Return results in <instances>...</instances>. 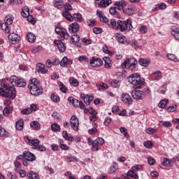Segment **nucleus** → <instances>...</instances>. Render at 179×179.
<instances>
[{"mask_svg":"<svg viewBox=\"0 0 179 179\" xmlns=\"http://www.w3.org/2000/svg\"><path fill=\"white\" fill-rule=\"evenodd\" d=\"M21 15L22 17H27V16L30 15V9L29 8V7H23L21 11Z\"/></svg>","mask_w":179,"mask_h":179,"instance_id":"nucleus-33","label":"nucleus"},{"mask_svg":"<svg viewBox=\"0 0 179 179\" xmlns=\"http://www.w3.org/2000/svg\"><path fill=\"white\" fill-rule=\"evenodd\" d=\"M31 94L32 96H41L43 94V87L40 85V80L37 78H32L28 85Z\"/></svg>","mask_w":179,"mask_h":179,"instance_id":"nucleus-2","label":"nucleus"},{"mask_svg":"<svg viewBox=\"0 0 179 179\" xmlns=\"http://www.w3.org/2000/svg\"><path fill=\"white\" fill-rule=\"evenodd\" d=\"M55 31L57 34H59V36L63 37L64 40H68L69 38V34H68V31H66V29H64L60 27H57L55 28Z\"/></svg>","mask_w":179,"mask_h":179,"instance_id":"nucleus-11","label":"nucleus"},{"mask_svg":"<svg viewBox=\"0 0 179 179\" xmlns=\"http://www.w3.org/2000/svg\"><path fill=\"white\" fill-rule=\"evenodd\" d=\"M8 40L12 43V44H16L20 41V36L15 33H11L8 35Z\"/></svg>","mask_w":179,"mask_h":179,"instance_id":"nucleus-16","label":"nucleus"},{"mask_svg":"<svg viewBox=\"0 0 179 179\" xmlns=\"http://www.w3.org/2000/svg\"><path fill=\"white\" fill-rule=\"evenodd\" d=\"M143 145L147 149H152V148H153V143H152V141H145Z\"/></svg>","mask_w":179,"mask_h":179,"instance_id":"nucleus-55","label":"nucleus"},{"mask_svg":"<svg viewBox=\"0 0 179 179\" xmlns=\"http://www.w3.org/2000/svg\"><path fill=\"white\" fill-rule=\"evenodd\" d=\"M23 155L24 156L25 160H27V162H36V155H34V154L27 151L24 152Z\"/></svg>","mask_w":179,"mask_h":179,"instance_id":"nucleus-17","label":"nucleus"},{"mask_svg":"<svg viewBox=\"0 0 179 179\" xmlns=\"http://www.w3.org/2000/svg\"><path fill=\"white\" fill-rule=\"evenodd\" d=\"M121 99L123 103L128 104V106H131L132 103H134L132 97H131V95H129L128 93H123Z\"/></svg>","mask_w":179,"mask_h":179,"instance_id":"nucleus-13","label":"nucleus"},{"mask_svg":"<svg viewBox=\"0 0 179 179\" xmlns=\"http://www.w3.org/2000/svg\"><path fill=\"white\" fill-rule=\"evenodd\" d=\"M127 176L129 177H131V178L139 179V176L138 173H136V172L132 169L127 172Z\"/></svg>","mask_w":179,"mask_h":179,"instance_id":"nucleus-36","label":"nucleus"},{"mask_svg":"<svg viewBox=\"0 0 179 179\" xmlns=\"http://www.w3.org/2000/svg\"><path fill=\"white\" fill-rule=\"evenodd\" d=\"M110 85H111L112 87L118 88L121 86V81H120L118 80H113L110 82Z\"/></svg>","mask_w":179,"mask_h":179,"instance_id":"nucleus-46","label":"nucleus"},{"mask_svg":"<svg viewBox=\"0 0 179 179\" xmlns=\"http://www.w3.org/2000/svg\"><path fill=\"white\" fill-rule=\"evenodd\" d=\"M24 125V122L23 119H20V120L17 121L15 123V127L17 131H23V127Z\"/></svg>","mask_w":179,"mask_h":179,"instance_id":"nucleus-30","label":"nucleus"},{"mask_svg":"<svg viewBox=\"0 0 179 179\" xmlns=\"http://www.w3.org/2000/svg\"><path fill=\"white\" fill-rule=\"evenodd\" d=\"M67 162L69 163H71L72 162H78V158L75 156H67Z\"/></svg>","mask_w":179,"mask_h":179,"instance_id":"nucleus-60","label":"nucleus"},{"mask_svg":"<svg viewBox=\"0 0 179 179\" xmlns=\"http://www.w3.org/2000/svg\"><path fill=\"white\" fill-rule=\"evenodd\" d=\"M108 26L112 27V29H115L116 30L120 28V26H118V24H117V21H115V20H110Z\"/></svg>","mask_w":179,"mask_h":179,"instance_id":"nucleus-43","label":"nucleus"},{"mask_svg":"<svg viewBox=\"0 0 179 179\" xmlns=\"http://www.w3.org/2000/svg\"><path fill=\"white\" fill-rule=\"evenodd\" d=\"M62 15L63 16V17L66 19V20H69V22H73V17L72 16V14L69 13V11L64 10V11H62Z\"/></svg>","mask_w":179,"mask_h":179,"instance_id":"nucleus-23","label":"nucleus"},{"mask_svg":"<svg viewBox=\"0 0 179 179\" xmlns=\"http://www.w3.org/2000/svg\"><path fill=\"white\" fill-rule=\"evenodd\" d=\"M104 62H105V68L106 69H111V67L113 66V64H111V59L108 57H104L103 58Z\"/></svg>","mask_w":179,"mask_h":179,"instance_id":"nucleus-27","label":"nucleus"},{"mask_svg":"<svg viewBox=\"0 0 179 179\" xmlns=\"http://www.w3.org/2000/svg\"><path fill=\"white\" fill-rule=\"evenodd\" d=\"M133 171H140V170H143V165L142 164H136L131 167Z\"/></svg>","mask_w":179,"mask_h":179,"instance_id":"nucleus-51","label":"nucleus"},{"mask_svg":"<svg viewBox=\"0 0 179 179\" xmlns=\"http://www.w3.org/2000/svg\"><path fill=\"white\" fill-rule=\"evenodd\" d=\"M115 39L118 43H120L121 44H125L127 42V36L122 35V34L117 33L115 34Z\"/></svg>","mask_w":179,"mask_h":179,"instance_id":"nucleus-20","label":"nucleus"},{"mask_svg":"<svg viewBox=\"0 0 179 179\" xmlns=\"http://www.w3.org/2000/svg\"><path fill=\"white\" fill-rule=\"evenodd\" d=\"M78 60L79 61V62H90V60H89V57H86L85 55H82V56H80L78 58Z\"/></svg>","mask_w":179,"mask_h":179,"instance_id":"nucleus-53","label":"nucleus"},{"mask_svg":"<svg viewBox=\"0 0 179 179\" xmlns=\"http://www.w3.org/2000/svg\"><path fill=\"white\" fill-rule=\"evenodd\" d=\"M55 8H57V9H62V8L65 6V4L64 3V1L58 0L55 1Z\"/></svg>","mask_w":179,"mask_h":179,"instance_id":"nucleus-41","label":"nucleus"},{"mask_svg":"<svg viewBox=\"0 0 179 179\" xmlns=\"http://www.w3.org/2000/svg\"><path fill=\"white\" fill-rule=\"evenodd\" d=\"M176 162V159L174 158L170 159L169 158H164L162 164L163 166H166V167H173V163Z\"/></svg>","mask_w":179,"mask_h":179,"instance_id":"nucleus-22","label":"nucleus"},{"mask_svg":"<svg viewBox=\"0 0 179 179\" xmlns=\"http://www.w3.org/2000/svg\"><path fill=\"white\" fill-rule=\"evenodd\" d=\"M27 177L28 179H40V176L33 171H30L27 173Z\"/></svg>","mask_w":179,"mask_h":179,"instance_id":"nucleus-28","label":"nucleus"},{"mask_svg":"<svg viewBox=\"0 0 179 179\" xmlns=\"http://www.w3.org/2000/svg\"><path fill=\"white\" fill-rule=\"evenodd\" d=\"M21 114H22L23 115H28V114H31V108H27L26 109L22 110Z\"/></svg>","mask_w":179,"mask_h":179,"instance_id":"nucleus-59","label":"nucleus"},{"mask_svg":"<svg viewBox=\"0 0 179 179\" xmlns=\"http://www.w3.org/2000/svg\"><path fill=\"white\" fill-rule=\"evenodd\" d=\"M117 24L119 26L120 31H129V30H132V20L131 19H127L124 21L117 20Z\"/></svg>","mask_w":179,"mask_h":179,"instance_id":"nucleus-5","label":"nucleus"},{"mask_svg":"<svg viewBox=\"0 0 179 179\" xmlns=\"http://www.w3.org/2000/svg\"><path fill=\"white\" fill-rule=\"evenodd\" d=\"M84 45H89L92 43V40L83 38L81 39Z\"/></svg>","mask_w":179,"mask_h":179,"instance_id":"nucleus-64","label":"nucleus"},{"mask_svg":"<svg viewBox=\"0 0 179 179\" xmlns=\"http://www.w3.org/2000/svg\"><path fill=\"white\" fill-rule=\"evenodd\" d=\"M69 82L70 85H72L74 87H78V86H79V81L75 78H71Z\"/></svg>","mask_w":179,"mask_h":179,"instance_id":"nucleus-49","label":"nucleus"},{"mask_svg":"<svg viewBox=\"0 0 179 179\" xmlns=\"http://www.w3.org/2000/svg\"><path fill=\"white\" fill-rule=\"evenodd\" d=\"M111 3H113L111 0H102L99 3V6L100 8H107V6H109Z\"/></svg>","mask_w":179,"mask_h":179,"instance_id":"nucleus-34","label":"nucleus"},{"mask_svg":"<svg viewBox=\"0 0 179 179\" xmlns=\"http://www.w3.org/2000/svg\"><path fill=\"white\" fill-rule=\"evenodd\" d=\"M70 124L73 131H78L79 129V119L78 117L73 115L70 119Z\"/></svg>","mask_w":179,"mask_h":179,"instance_id":"nucleus-10","label":"nucleus"},{"mask_svg":"<svg viewBox=\"0 0 179 179\" xmlns=\"http://www.w3.org/2000/svg\"><path fill=\"white\" fill-rule=\"evenodd\" d=\"M59 89L60 92H62V93H66V92H68V87H66V86L63 83H60Z\"/></svg>","mask_w":179,"mask_h":179,"instance_id":"nucleus-61","label":"nucleus"},{"mask_svg":"<svg viewBox=\"0 0 179 179\" xmlns=\"http://www.w3.org/2000/svg\"><path fill=\"white\" fill-rule=\"evenodd\" d=\"M50 99L52 100V101H53L54 103H59L61 99L59 98V96L52 93L50 95Z\"/></svg>","mask_w":179,"mask_h":179,"instance_id":"nucleus-44","label":"nucleus"},{"mask_svg":"<svg viewBox=\"0 0 179 179\" xmlns=\"http://www.w3.org/2000/svg\"><path fill=\"white\" fill-rule=\"evenodd\" d=\"M94 99V96L87 94V97H85L84 99L85 104H86V106H90V103L93 101Z\"/></svg>","mask_w":179,"mask_h":179,"instance_id":"nucleus-40","label":"nucleus"},{"mask_svg":"<svg viewBox=\"0 0 179 179\" xmlns=\"http://www.w3.org/2000/svg\"><path fill=\"white\" fill-rule=\"evenodd\" d=\"M138 64L141 66H149V64H150V62L148 60V59L140 58Z\"/></svg>","mask_w":179,"mask_h":179,"instance_id":"nucleus-39","label":"nucleus"},{"mask_svg":"<svg viewBox=\"0 0 179 179\" xmlns=\"http://www.w3.org/2000/svg\"><path fill=\"white\" fill-rule=\"evenodd\" d=\"M79 41H80V36L78 34H74L71 36V44H75L76 47L80 48L81 45L79 44Z\"/></svg>","mask_w":179,"mask_h":179,"instance_id":"nucleus-15","label":"nucleus"},{"mask_svg":"<svg viewBox=\"0 0 179 179\" xmlns=\"http://www.w3.org/2000/svg\"><path fill=\"white\" fill-rule=\"evenodd\" d=\"M167 104H169V99H164L159 101L158 107H159V108H166V106H167Z\"/></svg>","mask_w":179,"mask_h":179,"instance_id":"nucleus-37","label":"nucleus"},{"mask_svg":"<svg viewBox=\"0 0 179 179\" xmlns=\"http://www.w3.org/2000/svg\"><path fill=\"white\" fill-rule=\"evenodd\" d=\"M73 60L72 59H69L67 57H64L60 61V66L62 68H65L68 66V65H72Z\"/></svg>","mask_w":179,"mask_h":179,"instance_id":"nucleus-14","label":"nucleus"},{"mask_svg":"<svg viewBox=\"0 0 179 179\" xmlns=\"http://www.w3.org/2000/svg\"><path fill=\"white\" fill-rule=\"evenodd\" d=\"M90 64L92 68H99L100 66H103L104 63L103 62V60L101 58L92 57L90 59Z\"/></svg>","mask_w":179,"mask_h":179,"instance_id":"nucleus-8","label":"nucleus"},{"mask_svg":"<svg viewBox=\"0 0 179 179\" xmlns=\"http://www.w3.org/2000/svg\"><path fill=\"white\" fill-rule=\"evenodd\" d=\"M69 29L72 31V33H78L80 29L79 24L76 22L72 23L69 26Z\"/></svg>","mask_w":179,"mask_h":179,"instance_id":"nucleus-26","label":"nucleus"},{"mask_svg":"<svg viewBox=\"0 0 179 179\" xmlns=\"http://www.w3.org/2000/svg\"><path fill=\"white\" fill-rule=\"evenodd\" d=\"M123 12L128 16H132L135 14V6H129L127 8L123 9Z\"/></svg>","mask_w":179,"mask_h":179,"instance_id":"nucleus-19","label":"nucleus"},{"mask_svg":"<svg viewBox=\"0 0 179 179\" xmlns=\"http://www.w3.org/2000/svg\"><path fill=\"white\" fill-rule=\"evenodd\" d=\"M13 23V20H12V17L6 16L4 19V22L1 24L2 30H4L6 33H10V26Z\"/></svg>","mask_w":179,"mask_h":179,"instance_id":"nucleus-7","label":"nucleus"},{"mask_svg":"<svg viewBox=\"0 0 179 179\" xmlns=\"http://www.w3.org/2000/svg\"><path fill=\"white\" fill-rule=\"evenodd\" d=\"M171 34L173 36L176 40L179 41V28L178 27H173L171 29Z\"/></svg>","mask_w":179,"mask_h":179,"instance_id":"nucleus-31","label":"nucleus"},{"mask_svg":"<svg viewBox=\"0 0 179 179\" xmlns=\"http://www.w3.org/2000/svg\"><path fill=\"white\" fill-rule=\"evenodd\" d=\"M152 91L149 88H145L143 90H134L131 92V96L134 100H143L146 96H150Z\"/></svg>","mask_w":179,"mask_h":179,"instance_id":"nucleus-4","label":"nucleus"},{"mask_svg":"<svg viewBox=\"0 0 179 179\" xmlns=\"http://www.w3.org/2000/svg\"><path fill=\"white\" fill-rule=\"evenodd\" d=\"M151 78L154 80H160V79H162V71H158L153 73L151 75Z\"/></svg>","mask_w":179,"mask_h":179,"instance_id":"nucleus-32","label":"nucleus"},{"mask_svg":"<svg viewBox=\"0 0 179 179\" xmlns=\"http://www.w3.org/2000/svg\"><path fill=\"white\" fill-rule=\"evenodd\" d=\"M62 136L66 141H69V142L73 141V137L68 136V132H66V131H63Z\"/></svg>","mask_w":179,"mask_h":179,"instance_id":"nucleus-47","label":"nucleus"},{"mask_svg":"<svg viewBox=\"0 0 179 179\" xmlns=\"http://www.w3.org/2000/svg\"><path fill=\"white\" fill-rule=\"evenodd\" d=\"M162 122V126L164 127L165 128H170L173 124H171V122L169 121H165V122Z\"/></svg>","mask_w":179,"mask_h":179,"instance_id":"nucleus-63","label":"nucleus"},{"mask_svg":"<svg viewBox=\"0 0 179 179\" xmlns=\"http://www.w3.org/2000/svg\"><path fill=\"white\" fill-rule=\"evenodd\" d=\"M115 6H116V8L118 9V10H121V9H124L125 6H127V3H125V1L122 0L120 1H115Z\"/></svg>","mask_w":179,"mask_h":179,"instance_id":"nucleus-25","label":"nucleus"},{"mask_svg":"<svg viewBox=\"0 0 179 179\" xmlns=\"http://www.w3.org/2000/svg\"><path fill=\"white\" fill-rule=\"evenodd\" d=\"M36 71L38 73H48V70L45 69V65L42 63H38L36 64Z\"/></svg>","mask_w":179,"mask_h":179,"instance_id":"nucleus-18","label":"nucleus"},{"mask_svg":"<svg viewBox=\"0 0 179 179\" xmlns=\"http://www.w3.org/2000/svg\"><path fill=\"white\" fill-rule=\"evenodd\" d=\"M96 15H98V16L100 19V21L102 23H107L108 22V18H107V17H106V15H104V13H103V12L101 10H97Z\"/></svg>","mask_w":179,"mask_h":179,"instance_id":"nucleus-24","label":"nucleus"},{"mask_svg":"<svg viewBox=\"0 0 179 179\" xmlns=\"http://www.w3.org/2000/svg\"><path fill=\"white\" fill-rule=\"evenodd\" d=\"M131 45L133 47V48H134L135 50H138V48H139V43H138V41H136V39H133L131 41Z\"/></svg>","mask_w":179,"mask_h":179,"instance_id":"nucleus-58","label":"nucleus"},{"mask_svg":"<svg viewBox=\"0 0 179 179\" xmlns=\"http://www.w3.org/2000/svg\"><path fill=\"white\" fill-rule=\"evenodd\" d=\"M25 142L29 146H32L34 150L38 149V145H40V140L38 139H30L28 136L25 137Z\"/></svg>","mask_w":179,"mask_h":179,"instance_id":"nucleus-9","label":"nucleus"},{"mask_svg":"<svg viewBox=\"0 0 179 179\" xmlns=\"http://www.w3.org/2000/svg\"><path fill=\"white\" fill-rule=\"evenodd\" d=\"M167 8V5L164 3H160L159 4L155 5L154 8V10H163Z\"/></svg>","mask_w":179,"mask_h":179,"instance_id":"nucleus-35","label":"nucleus"},{"mask_svg":"<svg viewBox=\"0 0 179 179\" xmlns=\"http://www.w3.org/2000/svg\"><path fill=\"white\" fill-rule=\"evenodd\" d=\"M139 31L141 34H146L148 33V28L145 25H143L139 27Z\"/></svg>","mask_w":179,"mask_h":179,"instance_id":"nucleus-62","label":"nucleus"},{"mask_svg":"<svg viewBox=\"0 0 179 179\" xmlns=\"http://www.w3.org/2000/svg\"><path fill=\"white\" fill-rule=\"evenodd\" d=\"M109 12L110 15H113V16H115V17H120V13L117 12V10H115V7L110 8Z\"/></svg>","mask_w":179,"mask_h":179,"instance_id":"nucleus-50","label":"nucleus"},{"mask_svg":"<svg viewBox=\"0 0 179 179\" xmlns=\"http://www.w3.org/2000/svg\"><path fill=\"white\" fill-rule=\"evenodd\" d=\"M128 81L133 85L134 89H141L145 85V79L141 78V75L134 73L128 78Z\"/></svg>","mask_w":179,"mask_h":179,"instance_id":"nucleus-3","label":"nucleus"},{"mask_svg":"<svg viewBox=\"0 0 179 179\" xmlns=\"http://www.w3.org/2000/svg\"><path fill=\"white\" fill-rule=\"evenodd\" d=\"M0 136L1 138H5V136H8V132L3 127L0 126Z\"/></svg>","mask_w":179,"mask_h":179,"instance_id":"nucleus-56","label":"nucleus"},{"mask_svg":"<svg viewBox=\"0 0 179 179\" xmlns=\"http://www.w3.org/2000/svg\"><path fill=\"white\" fill-rule=\"evenodd\" d=\"M27 38L29 43H34L36 41V36L31 32L27 33Z\"/></svg>","mask_w":179,"mask_h":179,"instance_id":"nucleus-38","label":"nucleus"},{"mask_svg":"<svg viewBox=\"0 0 179 179\" xmlns=\"http://www.w3.org/2000/svg\"><path fill=\"white\" fill-rule=\"evenodd\" d=\"M98 89L99 92H104V90H107V89H108V85L104 83H101L98 85Z\"/></svg>","mask_w":179,"mask_h":179,"instance_id":"nucleus-48","label":"nucleus"},{"mask_svg":"<svg viewBox=\"0 0 179 179\" xmlns=\"http://www.w3.org/2000/svg\"><path fill=\"white\" fill-rule=\"evenodd\" d=\"M51 129L53 132H59L61 131V127L57 123H53L51 125Z\"/></svg>","mask_w":179,"mask_h":179,"instance_id":"nucleus-42","label":"nucleus"},{"mask_svg":"<svg viewBox=\"0 0 179 179\" xmlns=\"http://www.w3.org/2000/svg\"><path fill=\"white\" fill-rule=\"evenodd\" d=\"M99 145V143H97V141H96V140L94 141L91 150H92V152H98Z\"/></svg>","mask_w":179,"mask_h":179,"instance_id":"nucleus-54","label":"nucleus"},{"mask_svg":"<svg viewBox=\"0 0 179 179\" xmlns=\"http://www.w3.org/2000/svg\"><path fill=\"white\" fill-rule=\"evenodd\" d=\"M9 81L13 86H15V85H16L17 87H24V86H26V80L17 76H11Z\"/></svg>","mask_w":179,"mask_h":179,"instance_id":"nucleus-6","label":"nucleus"},{"mask_svg":"<svg viewBox=\"0 0 179 179\" xmlns=\"http://www.w3.org/2000/svg\"><path fill=\"white\" fill-rule=\"evenodd\" d=\"M73 18L76 22H83V18L82 17V14L80 13H74Z\"/></svg>","mask_w":179,"mask_h":179,"instance_id":"nucleus-52","label":"nucleus"},{"mask_svg":"<svg viewBox=\"0 0 179 179\" xmlns=\"http://www.w3.org/2000/svg\"><path fill=\"white\" fill-rule=\"evenodd\" d=\"M68 101L69 103H71L74 107H79V104L80 103V101H79V100L74 99L72 96H69L68 98Z\"/></svg>","mask_w":179,"mask_h":179,"instance_id":"nucleus-29","label":"nucleus"},{"mask_svg":"<svg viewBox=\"0 0 179 179\" xmlns=\"http://www.w3.org/2000/svg\"><path fill=\"white\" fill-rule=\"evenodd\" d=\"M129 64V71H134V69L136 68V65L138 64V61L134 57H131Z\"/></svg>","mask_w":179,"mask_h":179,"instance_id":"nucleus-21","label":"nucleus"},{"mask_svg":"<svg viewBox=\"0 0 179 179\" xmlns=\"http://www.w3.org/2000/svg\"><path fill=\"white\" fill-rule=\"evenodd\" d=\"M6 79L1 80V85L5 90L1 92V96L13 99L16 97V90H15V87L10 86L8 83H6Z\"/></svg>","mask_w":179,"mask_h":179,"instance_id":"nucleus-1","label":"nucleus"},{"mask_svg":"<svg viewBox=\"0 0 179 179\" xmlns=\"http://www.w3.org/2000/svg\"><path fill=\"white\" fill-rule=\"evenodd\" d=\"M30 127L31 128L38 131V129H40V123L37 121H33L30 123Z\"/></svg>","mask_w":179,"mask_h":179,"instance_id":"nucleus-45","label":"nucleus"},{"mask_svg":"<svg viewBox=\"0 0 179 179\" xmlns=\"http://www.w3.org/2000/svg\"><path fill=\"white\" fill-rule=\"evenodd\" d=\"M167 58H169L171 61H174L175 62H178V59H177V56L174 54H168Z\"/></svg>","mask_w":179,"mask_h":179,"instance_id":"nucleus-57","label":"nucleus"},{"mask_svg":"<svg viewBox=\"0 0 179 179\" xmlns=\"http://www.w3.org/2000/svg\"><path fill=\"white\" fill-rule=\"evenodd\" d=\"M54 44H55L60 52H65L66 50V46L65 45V43L62 42V41L56 39L54 41Z\"/></svg>","mask_w":179,"mask_h":179,"instance_id":"nucleus-12","label":"nucleus"}]
</instances>
